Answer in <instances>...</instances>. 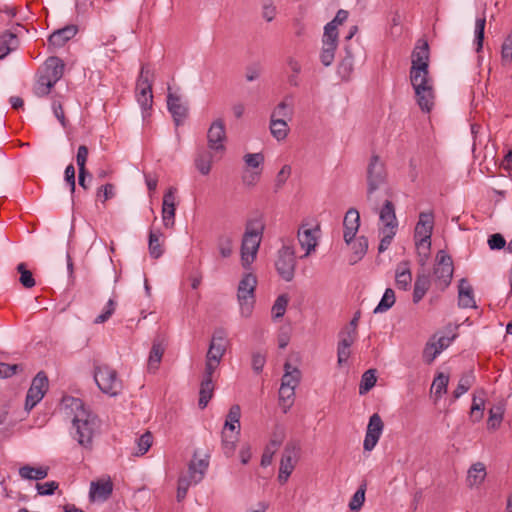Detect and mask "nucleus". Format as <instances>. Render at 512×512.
Masks as SVG:
<instances>
[{"label":"nucleus","mask_w":512,"mask_h":512,"mask_svg":"<svg viewBox=\"0 0 512 512\" xmlns=\"http://www.w3.org/2000/svg\"><path fill=\"white\" fill-rule=\"evenodd\" d=\"M160 236V232L150 231L149 233V253L155 259L159 258L163 254Z\"/></svg>","instance_id":"603ef678"},{"label":"nucleus","mask_w":512,"mask_h":512,"mask_svg":"<svg viewBox=\"0 0 512 512\" xmlns=\"http://www.w3.org/2000/svg\"><path fill=\"white\" fill-rule=\"evenodd\" d=\"M483 411H484V399L482 397H477L474 395L473 402L471 406V418L474 422H478L483 417Z\"/></svg>","instance_id":"bf43d9fd"},{"label":"nucleus","mask_w":512,"mask_h":512,"mask_svg":"<svg viewBox=\"0 0 512 512\" xmlns=\"http://www.w3.org/2000/svg\"><path fill=\"white\" fill-rule=\"evenodd\" d=\"M380 221L383 223V230H395L397 229L398 223L395 214V207L393 203L386 200L379 211Z\"/></svg>","instance_id":"bb28decb"},{"label":"nucleus","mask_w":512,"mask_h":512,"mask_svg":"<svg viewBox=\"0 0 512 512\" xmlns=\"http://www.w3.org/2000/svg\"><path fill=\"white\" fill-rule=\"evenodd\" d=\"M395 292L391 288H387L378 303V305L374 309V313H384L388 311L395 304Z\"/></svg>","instance_id":"49530a36"},{"label":"nucleus","mask_w":512,"mask_h":512,"mask_svg":"<svg viewBox=\"0 0 512 512\" xmlns=\"http://www.w3.org/2000/svg\"><path fill=\"white\" fill-rule=\"evenodd\" d=\"M455 336H439L437 340L429 341L423 350V359L426 363L431 364L437 356L446 349L454 340Z\"/></svg>","instance_id":"412c9836"},{"label":"nucleus","mask_w":512,"mask_h":512,"mask_svg":"<svg viewBox=\"0 0 512 512\" xmlns=\"http://www.w3.org/2000/svg\"><path fill=\"white\" fill-rule=\"evenodd\" d=\"M395 282L398 289L408 290L412 282V274L408 263L402 262L396 268Z\"/></svg>","instance_id":"7c9ffc66"},{"label":"nucleus","mask_w":512,"mask_h":512,"mask_svg":"<svg viewBox=\"0 0 512 512\" xmlns=\"http://www.w3.org/2000/svg\"><path fill=\"white\" fill-rule=\"evenodd\" d=\"M16 270L20 274L19 282L24 288L30 289L35 286L36 282L33 277V274L30 270L27 269L25 263H19L16 267Z\"/></svg>","instance_id":"8fccbe9b"},{"label":"nucleus","mask_w":512,"mask_h":512,"mask_svg":"<svg viewBox=\"0 0 512 512\" xmlns=\"http://www.w3.org/2000/svg\"><path fill=\"white\" fill-rule=\"evenodd\" d=\"M226 139L227 136L224 120L222 118H218L211 123L207 131V143L209 149L213 153H223L225 151Z\"/></svg>","instance_id":"2eb2a0df"},{"label":"nucleus","mask_w":512,"mask_h":512,"mask_svg":"<svg viewBox=\"0 0 512 512\" xmlns=\"http://www.w3.org/2000/svg\"><path fill=\"white\" fill-rule=\"evenodd\" d=\"M485 476V466L482 463H476L468 470L467 482L471 487L477 486L483 482Z\"/></svg>","instance_id":"79ce46f5"},{"label":"nucleus","mask_w":512,"mask_h":512,"mask_svg":"<svg viewBox=\"0 0 512 512\" xmlns=\"http://www.w3.org/2000/svg\"><path fill=\"white\" fill-rule=\"evenodd\" d=\"M300 446L295 441H289L283 451L279 473H278V481L281 484H284L288 481L290 475L292 474L295 465L298 461Z\"/></svg>","instance_id":"9b49d317"},{"label":"nucleus","mask_w":512,"mask_h":512,"mask_svg":"<svg viewBox=\"0 0 512 512\" xmlns=\"http://www.w3.org/2000/svg\"><path fill=\"white\" fill-rule=\"evenodd\" d=\"M275 267L280 277L290 282L293 280L296 268V257L293 246L283 245L278 251Z\"/></svg>","instance_id":"9d476101"},{"label":"nucleus","mask_w":512,"mask_h":512,"mask_svg":"<svg viewBox=\"0 0 512 512\" xmlns=\"http://www.w3.org/2000/svg\"><path fill=\"white\" fill-rule=\"evenodd\" d=\"M19 46V40L16 34L5 32L0 37V59L5 58L11 51Z\"/></svg>","instance_id":"72a5a7b5"},{"label":"nucleus","mask_w":512,"mask_h":512,"mask_svg":"<svg viewBox=\"0 0 512 512\" xmlns=\"http://www.w3.org/2000/svg\"><path fill=\"white\" fill-rule=\"evenodd\" d=\"M412 66L429 67V46L427 41L418 40L412 51Z\"/></svg>","instance_id":"cd10ccee"},{"label":"nucleus","mask_w":512,"mask_h":512,"mask_svg":"<svg viewBox=\"0 0 512 512\" xmlns=\"http://www.w3.org/2000/svg\"><path fill=\"white\" fill-rule=\"evenodd\" d=\"M241 408L239 405H232L226 416L224 427L221 433L222 449L226 456L233 455L236 443L240 434Z\"/></svg>","instance_id":"20e7f679"},{"label":"nucleus","mask_w":512,"mask_h":512,"mask_svg":"<svg viewBox=\"0 0 512 512\" xmlns=\"http://www.w3.org/2000/svg\"><path fill=\"white\" fill-rule=\"evenodd\" d=\"M434 227V215L432 212H421L415 227V241H431Z\"/></svg>","instance_id":"a211bd4d"},{"label":"nucleus","mask_w":512,"mask_h":512,"mask_svg":"<svg viewBox=\"0 0 512 512\" xmlns=\"http://www.w3.org/2000/svg\"><path fill=\"white\" fill-rule=\"evenodd\" d=\"M164 347L159 341H154L148 357V370L155 372L164 354Z\"/></svg>","instance_id":"58836bf2"},{"label":"nucleus","mask_w":512,"mask_h":512,"mask_svg":"<svg viewBox=\"0 0 512 512\" xmlns=\"http://www.w3.org/2000/svg\"><path fill=\"white\" fill-rule=\"evenodd\" d=\"M288 302L289 298L286 294H282L277 297L271 309L272 317L274 319H279L283 317V315L286 312Z\"/></svg>","instance_id":"864d4df0"},{"label":"nucleus","mask_w":512,"mask_h":512,"mask_svg":"<svg viewBox=\"0 0 512 512\" xmlns=\"http://www.w3.org/2000/svg\"><path fill=\"white\" fill-rule=\"evenodd\" d=\"M454 267L452 258L444 251H438L433 269L434 283L437 288L444 291L453 277Z\"/></svg>","instance_id":"6e6552de"},{"label":"nucleus","mask_w":512,"mask_h":512,"mask_svg":"<svg viewBox=\"0 0 512 512\" xmlns=\"http://www.w3.org/2000/svg\"><path fill=\"white\" fill-rule=\"evenodd\" d=\"M214 380L213 379H205L202 378L200 383V391H199V402L198 405L201 409L207 407L209 401L213 397L214 393Z\"/></svg>","instance_id":"c9c22d12"},{"label":"nucleus","mask_w":512,"mask_h":512,"mask_svg":"<svg viewBox=\"0 0 512 512\" xmlns=\"http://www.w3.org/2000/svg\"><path fill=\"white\" fill-rule=\"evenodd\" d=\"M321 235L319 224L309 225V223H302L298 229L297 238L302 249L305 250L304 257L309 256L315 251L318 246V241Z\"/></svg>","instance_id":"ddd939ff"},{"label":"nucleus","mask_w":512,"mask_h":512,"mask_svg":"<svg viewBox=\"0 0 512 512\" xmlns=\"http://www.w3.org/2000/svg\"><path fill=\"white\" fill-rule=\"evenodd\" d=\"M476 377L472 370L465 372L459 379L456 389L453 391V398L456 400L465 394L475 383Z\"/></svg>","instance_id":"4c0bfd02"},{"label":"nucleus","mask_w":512,"mask_h":512,"mask_svg":"<svg viewBox=\"0 0 512 512\" xmlns=\"http://www.w3.org/2000/svg\"><path fill=\"white\" fill-rule=\"evenodd\" d=\"M191 485H195L193 478L188 474L186 476H181L178 480V487H177V500L180 502L182 501L187 494V491Z\"/></svg>","instance_id":"4d7b16f0"},{"label":"nucleus","mask_w":512,"mask_h":512,"mask_svg":"<svg viewBox=\"0 0 512 512\" xmlns=\"http://www.w3.org/2000/svg\"><path fill=\"white\" fill-rule=\"evenodd\" d=\"M265 224L261 218L248 221L241 245V261L248 268L255 260L262 240Z\"/></svg>","instance_id":"7ed1b4c3"},{"label":"nucleus","mask_w":512,"mask_h":512,"mask_svg":"<svg viewBox=\"0 0 512 512\" xmlns=\"http://www.w3.org/2000/svg\"><path fill=\"white\" fill-rule=\"evenodd\" d=\"M504 411L505 406L503 403H498L489 410V418L487 421L488 428L496 429L500 426L503 419Z\"/></svg>","instance_id":"a18cd8bd"},{"label":"nucleus","mask_w":512,"mask_h":512,"mask_svg":"<svg viewBox=\"0 0 512 512\" xmlns=\"http://www.w3.org/2000/svg\"><path fill=\"white\" fill-rule=\"evenodd\" d=\"M295 389L292 387L280 386L279 389V404L283 407L284 413L291 407L294 401Z\"/></svg>","instance_id":"de8ad7c7"},{"label":"nucleus","mask_w":512,"mask_h":512,"mask_svg":"<svg viewBox=\"0 0 512 512\" xmlns=\"http://www.w3.org/2000/svg\"><path fill=\"white\" fill-rule=\"evenodd\" d=\"M293 115L292 107L286 103V101H281L273 110L271 117L272 119L282 118L287 121V119H291Z\"/></svg>","instance_id":"6e6d98bb"},{"label":"nucleus","mask_w":512,"mask_h":512,"mask_svg":"<svg viewBox=\"0 0 512 512\" xmlns=\"http://www.w3.org/2000/svg\"><path fill=\"white\" fill-rule=\"evenodd\" d=\"M501 58L503 62L512 60V37H507L501 47Z\"/></svg>","instance_id":"774afa93"},{"label":"nucleus","mask_w":512,"mask_h":512,"mask_svg":"<svg viewBox=\"0 0 512 512\" xmlns=\"http://www.w3.org/2000/svg\"><path fill=\"white\" fill-rule=\"evenodd\" d=\"M48 378L43 371H40L33 378L31 386L26 395L25 409H33L44 397L48 390Z\"/></svg>","instance_id":"4468645a"},{"label":"nucleus","mask_w":512,"mask_h":512,"mask_svg":"<svg viewBox=\"0 0 512 512\" xmlns=\"http://www.w3.org/2000/svg\"><path fill=\"white\" fill-rule=\"evenodd\" d=\"M285 439V429L282 426L276 427L272 434L269 443L266 445L262 458L261 465L266 467L272 463V459L278 448L282 445Z\"/></svg>","instance_id":"4be33fe9"},{"label":"nucleus","mask_w":512,"mask_h":512,"mask_svg":"<svg viewBox=\"0 0 512 512\" xmlns=\"http://www.w3.org/2000/svg\"><path fill=\"white\" fill-rule=\"evenodd\" d=\"M243 160L248 167L261 170L264 155L262 153H248L244 155Z\"/></svg>","instance_id":"680f3d73"},{"label":"nucleus","mask_w":512,"mask_h":512,"mask_svg":"<svg viewBox=\"0 0 512 512\" xmlns=\"http://www.w3.org/2000/svg\"><path fill=\"white\" fill-rule=\"evenodd\" d=\"M270 131L272 136L278 141L284 140L289 132L287 121L282 118H270Z\"/></svg>","instance_id":"ea45409f"},{"label":"nucleus","mask_w":512,"mask_h":512,"mask_svg":"<svg viewBox=\"0 0 512 512\" xmlns=\"http://www.w3.org/2000/svg\"><path fill=\"white\" fill-rule=\"evenodd\" d=\"M152 440H153V437L150 432L147 431L144 434H142L137 439V452L135 453V455L142 456L146 452H148V450L150 449V447L152 445Z\"/></svg>","instance_id":"13d9d810"},{"label":"nucleus","mask_w":512,"mask_h":512,"mask_svg":"<svg viewBox=\"0 0 512 512\" xmlns=\"http://www.w3.org/2000/svg\"><path fill=\"white\" fill-rule=\"evenodd\" d=\"M431 285L430 276L427 273H420L417 275L414 289H413V302L415 304L419 303L429 290Z\"/></svg>","instance_id":"c756f323"},{"label":"nucleus","mask_w":512,"mask_h":512,"mask_svg":"<svg viewBox=\"0 0 512 512\" xmlns=\"http://www.w3.org/2000/svg\"><path fill=\"white\" fill-rule=\"evenodd\" d=\"M115 308H116V302L113 299H109L108 302L106 303V306H105L103 312L95 318L94 323L102 324V323L106 322L114 313Z\"/></svg>","instance_id":"e2e57ef3"},{"label":"nucleus","mask_w":512,"mask_h":512,"mask_svg":"<svg viewBox=\"0 0 512 512\" xmlns=\"http://www.w3.org/2000/svg\"><path fill=\"white\" fill-rule=\"evenodd\" d=\"M226 332L223 329H217L213 333L206 359L220 363L226 351Z\"/></svg>","instance_id":"f3484780"},{"label":"nucleus","mask_w":512,"mask_h":512,"mask_svg":"<svg viewBox=\"0 0 512 512\" xmlns=\"http://www.w3.org/2000/svg\"><path fill=\"white\" fill-rule=\"evenodd\" d=\"M488 245L491 250H500L505 247L507 248L504 237L499 233L493 234L489 237Z\"/></svg>","instance_id":"338daca9"},{"label":"nucleus","mask_w":512,"mask_h":512,"mask_svg":"<svg viewBox=\"0 0 512 512\" xmlns=\"http://www.w3.org/2000/svg\"><path fill=\"white\" fill-rule=\"evenodd\" d=\"M152 76L149 66L143 65L136 83V99L141 107L144 119L149 115V110L153 104Z\"/></svg>","instance_id":"39448f33"},{"label":"nucleus","mask_w":512,"mask_h":512,"mask_svg":"<svg viewBox=\"0 0 512 512\" xmlns=\"http://www.w3.org/2000/svg\"><path fill=\"white\" fill-rule=\"evenodd\" d=\"M285 373L282 377L281 385L285 387L296 388L300 382L301 372L298 368L292 366L289 362L284 365Z\"/></svg>","instance_id":"e433bc0d"},{"label":"nucleus","mask_w":512,"mask_h":512,"mask_svg":"<svg viewBox=\"0 0 512 512\" xmlns=\"http://www.w3.org/2000/svg\"><path fill=\"white\" fill-rule=\"evenodd\" d=\"M376 370L369 369L365 371L361 377L360 385H359V394L365 395L368 393L376 384Z\"/></svg>","instance_id":"c03bdc74"},{"label":"nucleus","mask_w":512,"mask_h":512,"mask_svg":"<svg viewBox=\"0 0 512 512\" xmlns=\"http://www.w3.org/2000/svg\"><path fill=\"white\" fill-rule=\"evenodd\" d=\"M218 250L223 258H228L232 254V240L230 237L222 236L218 239Z\"/></svg>","instance_id":"0e129e2a"},{"label":"nucleus","mask_w":512,"mask_h":512,"mask_svg":"<svg viewBox=\"0 0 512 512\" xmlns=\"http://www.w3.org/2000/svg\"><path fill=\"white\" fill-rule=\"evenodd\" d=\"M208 468V462L200 459L198 461H192L188 468V474L193 478L194 484H198L202 481L205 472Z\"/></svg>","instance_id":"37998d69"},{"label":"nucleus","mask_w":512,"mask_h":512,"mask_svg":"<svg viewBox=\"0 0 512 512\" xmlns=\"http://www.w3.org/2000/svg\"><path fill=\"white\" fill-rule=\"evenodd\" d=\"M449 384V376L442 372L438 373L431 385V393L434 394L436 400L441 398L446 392Z\"/></svg>","instance_id":"a19ab883"},{"label":"nucleus","mask_w":512,"mask_h":512,"mask_svg":"<svg viewBox=\"0 0 512 512\" xmlns=\"http://www.w3.org/2000/svg\"><path fill=\"white\" fill-rule=\"evenodd\" d=\"M458 304L462 308L475 307L473 289L469 282L462 278L458 285Z\"/></svg>","instance_id":"c85d7f7f"},{"label":"nucleus","mask_w":512,"mask_h":512,"mask_svg":"<svg viewBox=\"0 0 512 512\" xmlns=\"http://www.w3.org/2000/svg\"><path fill=\"white\" fill-rule=\"evenodd\" d=\"M410 81L420 109L424 112H430L434 105L435 96L428 67L411 66Z\"/></svg>","instance_id":"f03ea898"},{"label":"nucleus","mask_w":512,"mask_h":512,"mask_svg":"<svg viewBox=\"0 0 512 512\" xmlns=\"http://www.w3.org/2000/svg\"><path fill=\"white\" fill-rule=\"evenodd\" d=\"M78 32L76 25H67L61 29L54 31L48 38L50 45L62 47L67 41L72 39Z\"/></svg>","instance_id":"393cba45"},{"label":"nucleus","mask_w":512,"mask_h":512,"mask_svg":"<svg viewBox=\"0 0 512 512\" xmlns=\"http://www.w3.org/2000/svg\"><path fill=\"white\" fill-rule=\"evenodd\" d=\"M213 153L205 149H199L195 157V166L202 175H208L211 171Z\"/></svg>","instance_id":"2f4dec72"},{"label":"nucleus","mask_w":512,"mask_h":512,"mask_svg":"<svg viewBox=\"0 0 512 512\" xmlns=\"http://www.w3.org/2000/svg\"><path fill=\"white\" fill-rule=\"evenodd\" d=\"M257 285L256 276L247 273L239 282L237 298L241 315L249 317L252 314L255 303V288Z\"/></svg>","instance_id":"0eeeda50"},{"label":"nucleus","mask_w":512,"mask_h":512,"mask_svg":"<svg viewBox=\"0 0 512 512\" xmlns=\"http://www.w3.org/2000/svg\"><path fill=\"white\" fill-rule=\"evenodd\" d=\"M48 467H32L24 465L19 469V475L26 480H42L48 476Z\"/></svg>","instance_id":"f704fd0d"},{"label":"nucleus","mask_w":512,"mask_h":512,"mask_svg":"<svg viewBox=\"0 0 512 512\" xmlns=\"http://www.w3.org/2000/svg\"><path fill=\"white\" fill-rule=\"evenodd\" d=\"M366 483H362L357 491L352 496L350 502H349V508L352 511H358L361 509V507L364 504L365 501V492H366Z\"/></svg>","instance_id":"5fc2aeb1"},{"label":"nucleus","mask_w":512,"mask_h":512,"mask_svg":"<svg viewBox=\"0 0 512 512\" xmlns=\"http://www.w3.org/2000/svg\"><path fill=\"white\" fill-rule=\"evenodd\" d=\"M360 227V214L357 209L350 208L343 219V238L347 245L354 240Z\"/></svg>","instance_id":"6ab92c4d"},{"label":"nucleus","mask_w":512,"mask_h":512,"mask_svg":"<svg viewBox=\"0 0 512 512\" xmlns=\"http://www.w3.org/2000/svg\"><path fill=\"white\" fill-rule=\"evenodd\" d=\"M485 25H486L485 17L476 19L475 29H474V44L476 45L477 52H480L483 48Z\"/></svg>","instance_id":"3c124183"},{"label":"nucleus","mask_w":512,"mask_h":512,"mask_svg":"<svg viewBox=\"0 0 512 512\" xmlns=\"http://www.w3.org/2000/svg\"><path fill=\"white\" fill-rule=\"evenodd\" d=\"M384 429L383 421L379 414L374 413L367 425L366 434L363 442L365 451H372L377 445Z\"/></svg>","instance_id":"dca6fc26"},{"label":"nucleus","mask_w":512,"mask_h":512,"mask_svg":"<svg viewBox=\"0 0 512 512\" xmlns=\"http://www.w3.org/2000/svg\"><path fill=\"white\" fill-rule=\"evenodd\" d=\"M64 62L57 56H51L46 59L40 74L56 84L63 76Z\"/></svg>","instance_id":"5701e85b"},{"label":"nucleus","mask_w":512,"mask_h":512,"mask_svg":"<svg viewBox=\"0 0 512 512\" xmlns=\"http://www.w3.org/2000/svg\"><path fill=\"white\" fill-rule=\"evenodd\" d=\"M94 380L98 388L109 396H116L122 390V382L117 372L108 365H98L94 370Z\"/></svg>","instance_id":"423d86ee"},{"label":"nucleus","mask_w":512,"mask_h":512,"mask_svg":"<svg viewBox=\"0 0 512 512\" xmlns=\"http://www.w3.org/2000/svg\"><path fill=\"white\" fill-rule=\"evenodd\" d=\"M380 233H381L382 237H381V240L379 243L378 251L380 253H382L388 249L389 245L391 244V242L396 234V231L381 229Z\"/></svg>","instance_id":"69168bd1"},{"label":"nucleus","mask_w":512,"mask_h":512,"mask_svg":"<svg viewBox=\"0 0 512 512\" xmlns=\"http://www.w3.org/2000/svg\"><path fill=\"white\" fill-rule=\"evenodd\" d=\"M167 107L169 112L172 114L176 125L178 126L187 116L186 106L181 103L179 96L169 92L167 95Z\"/></svg>","instance_id":"a878e982"},{"label":"nucleus","mask_w":512,"mask_h":512,"mask_svg":"<svg viewBox=\"0 0 512 512\" xmlns=\"http://www.w3.org/2000/svg\"><path fill=\"white\" fill-rule=\"evenodd\" d=\"M337 46L338 30L334 29L333 23H327L324 27L322 49L320 52V61L325 67L333 63Z\"/></svg>","instance_id":"f8f14e48"},{"label":"nucleus","mask_w":512,"mask_h":512,"mask_svg":"<svg viewBox=\"0 0 512 512\" xmlns=\"http://www.w3.org/2000/svg\"><path fill=\"white\" fill-rule=\"evenodd\" d=\"M176 188L170 187L163 196L162 220L165 227H172L175 223Z\"/></svg>","instance_id":"aec40b11"},{"label":"nucleus","mask_w":512,"mask_h":512,"mask_svg":"<svg viewBox=\"0 0 512 512\" xmlns=\"http://www.w3.org/2000/svg\"><path fill=\"white\" fill-rule=\"evenodd\" d=\"M54 86L55 84L51 80L39 74L37 81L34 85L33 91L36 96L44 97L50 93L51 89Z\"/></svg>","instance_id":"09e8293b"},{"label":"nucleus","mask_w":512,"mask_h":512,"mask_svg":"<svg viewBox=\"0 0 512 512\" xmlns=\"http://www.w3.org/2000/svg\"><path fill=\"white\" fill-rule=\"evenodd\" d=\"M350 246L353 253L349 259V262L350 264H355L360 261L366 254L368 249V240L365 236H355L354 240L350 243Z\"/></svg>","instance_id":"473e14b6"},{"label":"nucleus","mask_w":512,"mask_h":512,"mask_svg":"<svg viewBox=\"0 0 512 512\" xmlns=\"http://www.w3.org/2000/svg\"><path fill=\"white\" fill-rule=\"evenodd\" d=\"M62 403L73 416L69 429L70 437L83 451H92L94 438L100 429L98 416L86 407L79 398L66 396L63 398Z\"/></svg>","instance_id":"f257e3e1"},{"label":"nucleus","mask_w":512,"mask_h":512,"mask_svg":"<svg viewBox=\"0 0 512 512\" xmlns=\"http://www.w3.org/2000/svg\"><path fill=\"white\" fill-rule=\"evenodd\" d=\"M113 491V485L110 480L91 482L89 498L91 501H106Z\"/></svg>","instance_id":"b1692460"},{"label":"nucleus","mask_w":512,"mask_h":512,"mask_svg":"<svg viewBox=\"0 0 512 512\" xmlns=\"http://www.w3.org/2000/svg\"><path fill=\"white\" fill-rule=\"evenodd\" d=\"M387 180L385 164L378 155H372L367 167V199L372 200L376 190L381 188Z\"/></svg>","instance_id":"1a4fd4ad"},{"label":"nucleus","mask_w":512,"mask_h":512,"mask_svg":"<svg viewBox=\"0 0 512 512\" xmlns=\"http://www.w3.org/2000/svg\"><path fill=\"white\" fill-rule=\"evenodd\" d=\"M358 336V332H350L345 329H342L338 334V344L339 346L351 348L354 344Z\"/></svg>","instance_id":"052dcab7"}]
</instances>
